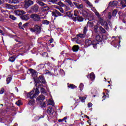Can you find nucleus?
<instances>
[{
    "label": "nucleus",
    "mask_w": 126,
    "mask_h": 126,
    "mask_svg": "<svg viewBox=\"0 0 126 126\" xmlns=\"http://www.w3.org/2000/svg\"><path fill=\"white\" fill-rule=\"evenodd\" d=\"M39 93L40 91H39L38 88H36L35 92L34 93V91H32L30 93L27 94V96L28 97V98H30V99H32L31 100L29 101V105H33V104L35 103V100H34L33 98H36V97H37V96L39 95Z\"/></svg>",
    "instance_id": "1"
},
{
    "label": "nucleus",
    "mask_w": 126,
    "mask_h": 126,
    "mask_svg": "<svg viewBox=\"0 0 126 126\" xmlns=\"http://www.w3.org/2000/svg\"><path fill=\"white\" fill-rule=\"evenodd\" d=\"M97 44L98 43L97 42H95V41H92V39H87L85 41V45L86 48L93 44L94 48L96 49L97 48Z\"/></svg>",
    "instance_id": "2"
},
{
    "label": "nucleus",
    "mask_w": 126,
    "mask_h": 126,
    "mask_svg": "<svg viewBox=\"0 0 126 126\" xmlns=\"http://www.w3.org/2000/svg\"><path fill=\"white\" fill-rule=\"evenodd\" d=\"M42 1H44V2H46V1H48V0H37L36 2L39 4V5H40V6H43V8H45V10H49V6L47 5L45 3L43 2Z\"/></svg>",
    "instance_id": "3"
},
{
    "label": "nucleus",
    "mask_w": 126,
    "mask_h": 126,
    "mask_svg": "<svg viewBox=\"0 0 126 126\" xmlns=\"http://www.w3.org/2000/svg\"><path fill=\"white\" fill-rule=\"evenodd\" d=\"M31 32H35L36 34H40L41 33V27L38 25H35L33 28L30 29Z\"/></svg>",
    "instance_id": "4"
},
{
    "label": "nucleus",
    "mask_w": 126,
    "mask_h": 126,
    "mask_svg": "<svg viewBox=\"0 0 126 126\" xmlns=\"http://www.w3.org/2000/svg\"><path fill=\"white\" fill-rule=\"evenodd\" d=\"M31 18H32L33 21H40L41 18L40 16L37 14H32L31 15Z\"/></svg>",
    "instance_id": "5"
},
{
    "label": "nucleus",
    "mask_w": 126,
    "mask_h": 126,
    "mask_svg": "<svg viewBox=\"0 0 126 126\" xmlns=\"http://www.w3.org/2000/svg\"><path fill=\"white\" fill-rule=\"evenodd\" d=\"M34 4V1L31 0H25V4L24 7L25 8H28L31 5H33Z\"/></svg>",
    "instance_id": "6"
},
{
    "label": "nucleus",
    "mask_w": 126,
    "mask_h": 126,
    "mask_svg": "<svg viewBox=\"0 0 126 126\" xmlns=\"http://www.w3.org/2000/svg\"><path fill=\"white\" fill-rule=\"evenodd\" d=\"M99 22L101 25L102 26H104L105 29L108 30L109 29V27L108 26V23L107 22L104 21L102 18H100L99 19Z\"/></svg>",
    "instance_id": "7"
},
{
    "label": "nucleus",
    "mask_w": 126,
    "mask_h": 126,
    "mask_svg": "<svg viewBox=\"0 0 126 126\" xmlns=\"http://www.w3.org/2000/svg\"><path fill=\"white\" fill-rule=\"evenodd\" d=\"M72 20L75 22H76V21H78L79 22H81L83 21L84 19L82 18V17L78 16L77 17H72Z\"/></svg>",
    "instance_id": "8"
},
{
    "label": "nucleus",
    "mask_w": 126,
    "mask_h": 126,
    "mask_svg": "<svg viewBox=\"0 0 126 126\" xmlns=\"http://www.w3.org/2000/svg\"><path fill=\"white\" fill-rule=\"evenodd\" d=\"M62 14L58 10H55L52 12V16H54V17H59V16H62Z\"/></svg>",
    "instance_id": "9"
},
{
    "label": "nucleus",
    "mask_w": 126,
    "mask_h": 126,
    "mask_svg": "<svg viewBox=\"0 0 126 126\" xmlns=\"http://www.w3.org/2000/svg\"><path fill=\"white\" fill-rule=\"evenodd\" d=\"M120 3L121 6L125 8L126 7V0H118Z\"/></svg>",
    "instance_id": "10"
},
{
    "label": "nucleus",
    "mask_w": 126,
    "mask_h": 126,
    "mask_svg": "<svg viewBox=\"0 0 126 126\" xmlns=\"http://www.w3.org/2000/svg\"><path fill=\"white\" fill-rule=\"evenodd\" d=\"M44 100H45V96L43 95H40L36 99V101L38 103H40V102H43Z\"/></svg>",
    "instance_id": "11"
},
{
    "label": "nucleus",
    "mask_w": 126,
    "mask_h": 126,
    "mask_svg": "<svg viewBox=\"0 0 126 126\" xmlns=\"http://www.w3.org/2000/svg\"><path fill=\"white\" fill-rule=\"evenodd\" d=\"M73 3L78 9H82L83 8V5L82 4H79L78 3L75 2H73Z\"/></svg>",
    "instance_id": "12"
},
{
    "label": "nucleus",
    "mask_w": 126,
    "mask_h": 126,
    "mask_svg": "<svg viewBox=\"0 0 126 126\" xmlns=\"http://www.w3.org/2000/svg\"><path fill=\"white\" fill-rule=\"evenodd\" d=\"M117 5H118V1L117 0L110 1L109 4V6H117Z\"/></svg>",
    "instance_id": "13"
},
{
    "label": "nucleus",
    "mask_w": 126,
    "mask_h": 126,
    "mask_svg": "<svg viewBox=\"0 0 126 126\" xmlns=\"http://www.w3.org/2000/svg\"><path fill=\"white\" fill-rule=\"evenodd\" d=\"M47 113L48 115H53L54 114V109L51 107H49L47 109Z\"/></svg>",
    "instance_id": "14"
},
{
    "label": "nucleus",
    "mask_w": 126,
    "mask_h": 126,
    "mask_svg": "<svg viewBox=\"0 0 126 126\" xmlns=\"http://www.w3.org/2000/svg\"><path fill=\"white\" fill-rule=\"evenodd\" d=\"M38 80L39 82L41 83H46V80H45V79L44 78V76H40L38 78Z\"/></svg>",
    "instance_id": "15"
},
{
    "label": "nucleus",
    "mask_w": 126,
    "mask_h": 126,
    "mask_svg": "<svg viewBox=\"0 0 126 126\" xmlns=\"http://www.w3.org/2000/svg\"><path fill=\"white\" fill-rule=\"evenodd\" d=\"M4 7L6 8V9H13V6L9 4H4Z\"/></svg>",
    "instance_id": "16"
},
{
    "label": "nucleus",
    "mask_w": 126,
    "mask_h": 126,
    "mask_svg": "<svg viewBox=\"0 0 126 126\" xmlns=\"http://www.w3.org/2000/svg\"><path fill=\"white\" fill-rule=\"evenodd\" d=\"M32 9L35 11V12H36V11L39 10V6L38 5H34L32 7Z\"/></svg>",
    "instance_id": "17"
},
{
    "label": "nucleus",
    "mask_w": 126,
    "mask_h": 126,
    "mask_svg": "<svg viewBox=\"0 0 126 126\" xmlns=\"http://www.w3.org/2000/svg\"><path fill=\"white\" fill-rule=\"evenodd\" d=\"M21 19H22L23 20H29L30 18L29 16H28V15H23L21 17Z\"/></svg>",
    "instance_id": "18"
},
{
    "label": "nucleus",
    "mask_w": 126,
    "mask_h": 126,
    "mask_svg": "<svg viewBox=\"0 0 126 126\" xmlns=\"http://www.w3.org/2000/svg\"><path fill=\"white\" fill-rule=\"evenodd\" d=\"M8 3H14V4L18 3L19 0H8Z\"/></svg>",
    "instance_id": "19"
},
{
    "label": "nucleus",
    "mask_w": 126,
    "mask_h": 126,
    "mask_svg": "<svg viewBox=\"0 0 126 126\" xmlns=\"http://www.w3.org/2000/svg\"><path fill=\"white\" fill-rule=\"evenodd\" d=\"M78 50H79V47L78 45H74L72 47V51L73 52H78Z\"/></svg>",
    "instance_id": "20"
},
{
    "label": "nucleus",
    "mask_w": 126,
    "mask_h": 126,
    "mask_svg": "<svg viewBox=\"0 0 126 126\" xmlns=\"http://www.w3.org/2000/svg\"><path fill=\"white\" fill-rule=\"evenodd\" d=\"M65 2H67L71 7H73V3H72V2L70 0H65Z\"/></svg>",
    "instance_id": "21"
},
{
    "label": "nucleus",
    "mask_w": 126,
    "mask_h": 126,
    "mask_svg": "<svg viewBox=\"0 0 126 126\" xmlns=\"http://www.w3.org/2000/svg\"><path fill=\"white\" fill-rule=\"evenodd\" d=\"M95 39L96 41L94 40V43H96H96H97L98 44V42H100V41H101V37L99 35L96 36Z\"/></svg>",
    "instance_id": "22"
},
{
    "label": "nucleus",
    "mask_w": 126,
    "mask_h": 126,
    "mask_svg": "<svg viewBox=\"0 0 126 126\" xmlns=\"http://www.w3.org/2000/svg\"><path fill=\"white\" fill-rule=\"evenodd\" d=\"M12 79V77H11V76H9L7 78L6 80V81L7 82L6 83L7 84H9V83H10V81H11Z\"/></svg>",
    "instance_id": "23"
},
{
    "label": "nucleus",
    "mask_w": 126,
    "mask_h": 126,
    "mask_svg": "<svg viewBox=\"0 0 126 126\" xmlns=\"http://www.w3.org/2000/svg\"><path fill=\"white\" fill-rule=\"evenodd\" d=\"M90 77L91 80H94L95 79V75L94 74V73H91L90 75Z\"/></svg>",
    "instance_id": "24"
},
{
    "label": "nucleus",
    "mask_w": 126,
    "mask_h": 126,
    "mask_svg": "<svg viewBox=\"0 0 126 126\" xmlns=\"http://www.w3.org/2000/svg\"><path fill=\"white\" fill-rule=\"evenodd\" d=\"M82 13H83V15L84 17H88V13L86 11L83 10L82 11Z\"/></svg>",
    "instance_id": "25"
},
{
    "label": "nucleus",
    "mask_w": 126,
    "mask_h": 126,
    "mask_svg": "<svg viewBox=\"0 0 126 126\" xmlns=\"http://www.w3.org/2000/svg\"><path fill=\"white\" fill-rule=\"evenodd\" d=\"M88 26H86V27H85L84 28L83 33L85 35H86V33H87V31H88Z\"/></svg>",
    "instance_id": "26"
},
{
    "label": "nucleus",
    "mask_w": 126,
    "mask_h": 126,
    "mask_svg": "<svg viewBox=\"0 0 126 126\" xmlns=\"http://www.w3.org/2000/svg\"><path fill=\"white\" fill-rule=\"evenodd\" d=\"M78 14H79V13L78 12V11L77 10H75L74 11V16L75 17H78Z\"/></svg>",
    "instance_id": "27"
},
{
    "label": "nucleus",
    "mask_w": 126,
    "mask_h": 126,
    "mask_svg": "<svg viewBox=\"0 0 126 126\" xmlns=\"http://www.w3.org/2000/svg\"><path fill=\"white\" fill-rule=\"evenodd\" d=\"M93 25H94L93 22H88L87 26H89V27L92 28V27H93Z\"/></svg>",
    "instance_id": "28"
},
{
    "label": "nucleus",
    "mask_w": 126,
    "mask_h": 126,
    "mask_svg": "<svg viewBox=\"0 0 126 126\" xmlns=\"http://www.w3.org/2000/svg\"><path fill=\"white\" fill-rule=\"evenodd\" d=\"M42 23L45 25H49V24H50V22L47 20H44L42 21Z\"/></svg>",
    "instance_id": "29"
},
{
    "label": "nucleus",
    "mask_w": 126,
    "mask_h": 126,
    "mask_svg": "<svg viewBox=\"0 0 126 126\" xmlns=\"http://www.w3.org/2000/svg\"><path fill=\"white\" fill-rule=\"evenodd\" d=\"M68 88H71V89H74V88H76V86L73 84H70L68 86Z\"/></svg>",
    "instance_id": "30"
},
{
    "label": "nucleus",
    "mask_w": 126,
    "mask_h": 126,
    "mask_svg": "<svg viewBox=\"0 0 126 126\" xmlns=\"http://www.w3.org/2000/svg\"><path fill=\"white\" fill-rule=\"evenodd\" d=\"M99 30H100V31H101V32L102 33H106V30H104V29L103 28V27H99Z\"/></svg>",
    "instance_id": "31"
},
{
    "label": "nucleus",
    "mask_w": 126,
    "mask_h": 126,
    "mask_svg": "<svg viewBox=\"0 0 126 126\" xmlns=\"http://www.w3.org/2000/svg\"><path fill=\"white\" fill-rule=\"evenodd\" d=\"M9 62H11V63H13L14 61H15V57H11L9 59Z\"/></svg>",
    "instance_id": "32"
},
{
    "label": "nucleus",
    "mask_w": 126,
    "mask_h": 126,
    "mask_svg": "<svg viewBox=\"0 0 126 126\" xmlns=\"http://www.w3.org/2000/svg\"><path fill=\"white\" fill-rule=\"evenodd\" d=\"M79 98L80 99V100H81V102L84 103V102H85V99H86V97H83L79 96Z\"/></svg>",
    "instance_id": "33"
},
{
    "label": "nucleus",
    "mask_w": 126,
    "mask_h": 126,
    "mask_svg": "<svg viewBox=\"0 0 126 126\" xmlns=\"http://www.w3.org/2000/svg\"><path fill=\"white\" fill-rule=\"evenodd\" d=\"M66 15L68 16V17H72V14L71 13V11H69L66 12Z\"/></svg>",
    "instance_id": "34"
},
{
    "label": "nucleus",
    "mask_w": 126,
    "mask_h": 126,
    "mask_svg": "<svg viewBox=\"0 0 126 126\" xmlns=\"http://www.w3.org/2000/svg\"><path fill=\"white\" fill-rule=\"evenodd\" d=\"M40 92L42 94H46L47 93V92L46 91V90L45 89L42 88L40 90Z\"/></svg>",
    "instance_id": "35"
},
{
    "label": "nucleus",
    "mask_w": 126,
    "mask_h": 126,
    "mask_svg": "<svg viewBox=\"0 0 126 126\" xmlns=\"http://www.w3.org/2000/svg\"><path fill=\"white\" fill-rule=\"evenodd\" d=\"M104 95L102 96V98L103 100H105L106 98H109V94L107 93L106 95H105V93H103Z\"/></svg>",
    "instance_id": "36"
},
{
    "label": "nucleus",
    "mask_w": 126,
    "mask_h": 126,
    "mask_svg": "<svg viewBox=\"0 0 126 126\" xmlns=\"http://www.w3.org/2000/svg\"><path fill=\"white\" fill-rule=\"evenodd\" d=\"M83 87H84V85H83V84L82 83L80 84L79 88L80 89V90H81V91H82Z\"/></svg>",
    "instance_id": "37"
},
{
    "label": "nucleus",
    "mask_w": 126,
    "mask_h": 126,
    "mask_svg": "<svg viewBox=\"0 0 126 126\" xmlns=\"http://www.w3.org/2000/svg\"><path fill=\"white\" fill-rule=\"evenodd\" d=\"M16 104H17V106H20L22 105V102H21V100H18L16 102Z\"/></svg>",
    "instance_id": "38"
},
{
    "label": "nucleus",
    "mask_w": 126,
    "mask_h": 126,
    "mask_svg": "<svg viewBox=\"0 0 126 126\" xmlns=\"http://www.w3.org/2000/svg\"><path fill=\"white\" fill-rule=\"evenodd\" d=\"M9 18H10L11 19H12V20H16V17H15L13 15H10L9 16Z\"/></svg>",
    "instance_id": "39"
},
{
    "label": "nucleus",
    "mask_w": 126,
    "mask_h": 126,
    "mask_svg": "<svg viewBox=\"0 0 126 126\" xmlns=\"http://www.w3.org/2000/svg\"><path fill=\"white\" fill-rule=\"evenodd\" d=\"M117 13H118V12L116 10H114L112 12V16L115 17L116 15H117Z\"/></svg>",
    "instance_id": "40"
},
{
    "label": "nucleus",
    "mask_w": 126,
    "mask_h": 126,
    "mask_svg": "<svg viewBox=\"0 0 126 126\" xmlns=\"http://www.w3.org/2000/svg\"><path fill=\"white\" fill-rule=\"evenodd\" d=\"M85 2L87 3V4H88V5L89 6H93V5L89 1H88V0H86V1H85Z\"/></svg>",
    "instance_id": "41"
},
{
    "label": "nucleus",
    "mask_w": 126,
    "mask_h": 126,
    "mask_svg": "<svg viewBox=\"0 0 126 126\" xmlns=\"http://www.w3.org/2000/svg\"><path fill=\"white\" fill-rule=\"evenodd\" d=\"M64 10L66 11H67V10H70V8H69L68 6H67L65 5H64Z\"/></svg>",
    "instance_id": "42"
},
{
    "label": "nucleus",
    "mask_w": 126,
    "mask_h": 126,
    "mask_svg": "<svg viewBox=\"0 0 126 126\" xmlns=\"http://www.w3.org/2000/svg\"><path fill=\"white\" fill-rule=\"evenodd\" d=\"M15 14L16 15H20V10H16L15 11Z\"/></svg>",
    "instance_id": "43"
},
{
    "label": "nucleus",
    "mask_w": 126,
    "mask_h": 126,
    "mask_svg": "<svg viewBox=\"0 0 126 126\" xmlns=\"http://www.w3.org/2000/svg\"><path fill=\"white\" fill-rule=\"evenodd\" d=\"M49 102V105H52V106H55V102H54V101L50 100Z\"/></svg>",
    "instance_id": "44"
},
{
    "label": "nucleus",
    "mask_w": 126,
    "mask_h": 126,
    "mask_svg": "<svg viewBox=\"0 0 126 126\" xmlns=\"http://www.w3.org/2000/svg\"><path fill=\"white\" fill-rule=\"evenodd\" d=\"M57 4L58 5H60V6H64V4H63V3H62V1L58 2Z\"/></svg>",
    "instance_id": "45"
},
{
    "label": "nucleus",
    "mask_w": 126,
    "mask_h": 126,
    "mask_svg": "<svg viewBox=\"0 0 126 126\" xmlns=\"http://www.w3.org/2000/svg\"><path fill=\"white\" fill-rule=\"evenodd\" d=\"M28 24H29V23H26L24 24L22 26V28H23V29H24V28H26L27 27V26H28Z\"/></svg>",
    "instance_id": "46"
},
{
    "label": "nucleus",
    "mask_w": 126,
    "mask_h": 126,
    "mask_svg": "<svg viewBox=\"0 0 126 126\" xmlns=\"http://www.w3.org/2000/svg\"><path fill=\"white\" fill-rule=\"evenodd\" d=\"M50 2H52L53 3H56L59 1V0H49Z\"/></svg>",
    "instance_id": "47"
},
{
    "label": "nucleus",
    "mask_w": 126,
    "mask_h": 126,
    "mask_svg": "<svg viewBox=\"0 0 126 126\" xmlns=\"http://www.w3.org/2000/svg\"><path fill=\"white\" fill-rule=\"evenodd\" d=\"M97 91H96L94 89L92 90V94H96Z\"/></svg>",
    "instance_id": "48"
},
{
    "label": "nucleus",
    "mask_w": 126,
    "mask_h": 126,
    "mask_svg": "<svg viewBox=\"0 0 126 126\" xmlns=\"http://www.w3.org/2000/svg\"><path fill=\"white\" fill-rule=\"evenodd\" d=\"M94 13L95 14V15H96V16H97V17H100V14L99 13V12H98V11H95L94 12Z\"/></svg>",
    "instance_id": "49"
},
{
    "label": "nucleus",
    "mask_w": 126,
    "mask_h": 126,
    "mask_svg": "<svg viewBox=\"0 0 126 126\" xmlns=\"http://www.w3.org/2000/svg\"><path fill=\"white\" fill-rule=\"evenodd\" d=\"M21 25H22V23L20 22L19 24V27L20 29H23V30H24V29H23V28L22 27V26H21Z\"/></svg>",
    "instance_id": "50"
},
{
    "label": "nucleus",
    "mask_w": 126,
    "mask_h": 126,
    "mask_svg": "<svg viewBox=\"0 0 126 126\" xmlns=\"http://www.w3.org/2000/svg\"><path fill=\"white\" fill-rule=\"evenodd\" d=\"M59 10H60V12H62V13H63V12H64L63 9V8H62L61 7L59 8Z\"/></svg>",
    "instance_id": "51"
},
{
    "label": "nucleus",
    "mask_w": 126,
    "mask_h": 126,
    "mask_svg": "<svg viewBox=\"0 0 126 126\" xmlns=\"http://www.w3.org/2000/svg\"><path fill=\"white\" fill-rule=\"evenodd\" d=\"M78 36L80 38H84L85 37V34H79Z\"/></svg>",
    "instance_id": "52"
},
{
    "label": "nucleus",
    "mask_w": 126,
    "mask_h": 126,
    "mask_svg": "<svg viewBox=\"0 0 126 126\" xmlns=\"http://www.w3.org/2000/svg\"><path fill=\"white\" fill-rule=\"evenodd\" d=\"M20 15H22V14H25V13H26V12H25V11H24V10H20Z\"/></svg>",
    "instance_id": "53"
},
{
    "label": "nucleus",
    "mask_w": 126,
    "mask_h": 126,
    "mask_svg": "<svg viewBox=\"0 0 126 126\" xmlns=\"http://www.w3.org/2000/svg\"><path fill=\"white\" fill-rule=\"evenodd\" d=\"M54 8H56L57 9H59L61 6H59L58 5H53Z\"/></svg>",
    "instance_id": "54"
},
{
    "label": "nucleus",
    "mask_w": 126,
    "mask_h": 126,
    "mask_svg": "<svg viewBox=\"0 0 126 126\" xmlns=\"http://www.w3.org/2000/svg\"><path fill=\"white\" fill-rule=\"evenodd\" d=\"M94 30L95 32H97V30H98V27L94 26Z\"/></svg>",
    "instance_id": "55"
},
{
    "label": "nucleus",
    "mask_w": 126,
    "mask_h": 126,
    "mask_svg": "<svg viewBox=\"0 0 126 126\" xmlns=\"http://www.w3.org/2000/svg\"><path fill=\"white\" fill-rule=\"evenodd\" d=\"M88 108H91V107H92V104L91 103H89L88 104Z\"/></svg>",
    "instance_id": "56"
},
{
    "label": "nucleus",
    "mask_w": 126,
    "mask_h": 126,
    "mask_svg": "<svg viewBox=\"0 0 126 126\" xmlns=\"http://www.w3.org/2000/svg\"><path fill=\"white\" fill-rule=\"evenodd\" d=\"M4 92V90L3 89H1L0 91V94H3V93Z\"/></svg>",
    "instance_id": "57"
},
{
    "label": "nucleus",
    "mask_w": 126,
    "mask_h": 126,
    "mask_svg": "<svg viewBox=\"0 0 126 126\" xmlns=\"http://www.w3.org/2000/svg\"><path fill=\"white\" fill-rule=\"evenodd\" d=\"M115 43V41H112V45H113V46H114V47H115V48H116V47H117V45H115V44H114V43Z\"/></svg>",
    "instance_id": "58"
},
{
    "label": "nucleus",
    "mask_w": 126,
    "mask_h": 126,
    "mask_svg": "<svg viewBox=\"0 0 126 126\" xmlns=\"http://www.w3.org/2000/svg\"><path fill=\"white\" fill-rule=\"evenodd\" d=\"M42 108H45L46 107V103L45 102L41 105Z\"/></svg>",
    "instance_id": "59"
},
{
    "label": "nucleus",
    "mask_w": 126,
    "mask_h": 126,
    "mask_svg": "<svg viewBox=\"0 0 126 126\" xmlns=\"http://www.w3.org/2000/svg\"><path fill=\"white\" fill-rule=\"evenodd\" d=\"M107 25H109L110 27H112V23H111L110 21H108V24H107Z\"/></svg>",
    "instance_id": "60"
},
{
    "label": "nucleus",
    "mask_w": 126,
    "mask_h": 126,
    "mask_svg": "<svg viewBox=\"0 0 126 126\" xmlns=\"http://www.w3.org/2000/svg\"><path fill=\"white\" fill-rule=\"evenodd\" d=\"M0 33L1 34V35H4L3 32L1 30H0Z\"/></svg>",
    "instance_id": "61"
},
{
    "label": "nucleus",
    "mask_w": 126,
    "mask_h": 126,
    "mask_svg": "<svg viewBox=\"0 0 126 126\" xmlns=\"http://www.w3.org/2000/svg\"><path fill=\"white\" fill-rule=\"evenodd\" d=\"M54 41V39L53 38H51V39L49 40V42L52 44Z\"/></svg>",
    "instance_id": "62"
},
{
    "label": "nucleus",
    "mask_w": 126,
    "mask_h": 126,
    "mask_svg": "<svg viewBox=\"0 0 126 126\" xmlns=\"http://www.w3.org/2000/svg\"><path fill=\"white\" fill-rule=\"evenodd\" d=\"M108 18L109 19H111L112 18V15H111V13H109Z\"/></svg>",
    "instance_id": "63"
},
{
    "label": "nucleus",
    "mask_w": 126,
    "mask_h": 126,
    "mask_svg": "<svg viewBox=\"0 0 126 126\" xmlns=\"http://www.w3.org/2000/svg\"><path fill=\"white\" fill-rule=\"evenodd\" d=\"M63 121H64V119H59V120H58V122H59V123H62V122H63Z\"/></svg>",
    "instance_id": "64"
}]
</instances>
